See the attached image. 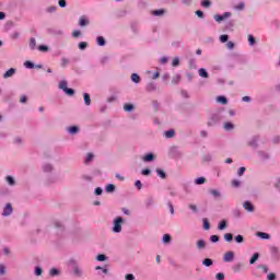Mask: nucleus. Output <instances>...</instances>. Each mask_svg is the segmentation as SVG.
<instances>
[{"label":"nucleus","mask_w":280,"mask_h":280,"mask_svg":"<svg viewBox=\"0 0 280 280\" xmlns=\"http://www.w3.org/2000/svg\"><path fill=\"white\" fill-rule=\"evenodd\" d=\"M230 16H232L231 12H224L222 15L215 14L214 15V21L217 23H222V21H226V19H230Z\"/></svg>","instance_id":"obj_2"},{"label":"nucleus","mask_w":280,"mask_h":280,"mask_svg":"<svg viewBox=\"0 0 280 280\" xmlns=\"http://www.w3.org/2000/svg\"><path fill=\"white\" fill-rule=\"evenodd\" d=\"M163 242L164 244H168V242H172V236L170 234H164Z\"/></svg>","instance_id":"obj_32"},{"label":"nucleus","mask_w":280,"mask_h":280,"mask_svg":"<svg viewBox=\"0 0 280 280\" xmlns=\"http://www.w3.org/2000/svg\"><path fill=\"white\" fill-rule=\"evenodd\" d=\"M83 100L86 106H91V95L89 93L83 94Z\"/></svg>","instance_id":"obj_11"},{"label":"nucleus","mask_w":280,"mask_h":280,"mask_svg":"<svg viewBox=\"0 0 280 280\" xmlns=\"http://www.w3.org/2000/svg\"><path fill=\"white\" fill-rule=\"evenodd\" d=\"M217 102H219V104H223V105L229 104V101L226 100L225 96H218Z\"/></svg>","instance_id":"obj_18"},{"label":"nucleus","mask_w":280,"mask_h":280,"mask_svg":"<svg viewBox=\"0 0 280 280\" xmlns=\"http://www.w3.org/2000/svg\"><path fill=\"white\" fill-rule=\"evenodd\" d=\"M257 237H260L261 240H270V234L266 232H257L256 233Z\"/></svg>","instance_id":"obj_5"},{"label":"nucleus","mask_w":280,"mask_h":280,"mask_svg":"<svg viewBox=\"0 0 280 280\" xmlns=\"http://www.w3.org/2000/svg\"><path fill=\"white\" fill-rule=\"evenodd\" d=\"M267 279H268V280H275V279H277V276H276L275 273H269V275L267 276Z\"/></svg>","instance_id":"obj_59"},{"label":"nucleus","mask_w":280,"mask_h":280,"mask_svg":"<svg viewBox=\"0 0 280 280\" xmlns=\"http://www.w3.org/2000/svg\"><path fill=\"white\" fill-rule=\"evenodd\" d=\"M151 14H152L153 16H163V14H165V10H163V9L153 10V11L151 12Z\"/></svg>","instance_id":"obj_7"},{"label":"nucleus","mask_w":280,"mask_h":280,"mask_svg":"<svg viewBox=\"0 0 280 280\" xmlns=\"http://www.w3.org/2000/svg\"><path fill=\"white\" fill-rule=\"evenodd\" d=\"M16 73V70L14 68H10L4 74L3 78H12Z\"/></svg>","instance_id":"obj_6"},{"label":"nucleus","mask_w":280,"mask_h":280,"mask_svg":"<svg viewBox=\"0 0 280 280\" xmlns=\"http://www.w3.org/2000/svg\"><path fill=\"white\" fill-rule=\"evenodd\" d=\"M235 259V253L233 252H226L224 255H223V261L225 262H231Z\"/></svg>","instance_id":"obj_3"},{"label":"nucleus","mask_w":280,"mask_h":280,"mask_svg":"<svg viewBox=\"0 0 280 280\" xmlns=\"http://www.w3.org/2000/svg\"><path fill=\"white\" fill-rule=\"evenodd\" d=\"M235 10H244V3L241 2L238 5L235 7Z\"/></svg>","instance_id":"obj_63"},{"label":"nucleus","mask_w":280,"mask_h":280,"mask_svg":"<svg viewBox=\"0 0 280 280\" xmlns=\"http://www.w3.org/2000/svg\"><path fill=\"white\" fill-rule=\"evenodd\" d=\"M56 275H59L58 269L56 268L50 269V277H56Z\"/></svg>","instance_id":"obj_48"},{"label":"nucleus","mask_w":280,"mask_h":280,"mask_svg":"<svg viewBox=\"0 0 280 280\" xmlns=\"http://www.w3.org/2000/svg\"><path fill=\"white\" fill-rule=\"evenodd\" d=\"M223 128L224 130H233V128H235V125H233V122H224Z\"/></svg>","instance_id":"obj_16"},{"label":"nucleus","mask_w":280,"mask_h":280,"mask_svg":"<svg viewBox=\"0 0 280 280\" xmlns=\"http://www.w3.org/2000/svg\"><path fill=\"white\" fill-rule=\"evenodd\" d=\"M199 75H200V78H209V73L207 72V70L205 68L199 69Z\"/></svg>","instance_id":"obj_17"},{"label":"nucleus","mask_w":280,"mask_h":280,"mask_svg":"<svg viewBox=\"0 0 280 280\" xmlns=\"http://www.w3.org/2000/svg\"><path fill=\"white\" fill-rule=\"evenodd\" d=\"M63 92H66L67 95H75V91L71 88L65 89Z\"/></svg>","instance_id":"obj_31"},{"label":"nucleus","mask_w":280,"mask_h":280,"mask_svg":"<svg viewBox=\"0 0 280 280\" xmlns=\"http://www.w3.org/2000/svg\"><path fill=\"white\" fill-rule=\"evenodd\" d=\"M202 264L209 268V266H213V260L211 258H206L202 260Z\"/></svg>","instance_id":"obj_19"},{"label":"nucleus","mask_w":280,"mask_h":280,"mask_svg":"<svg viewBox=\"0 0 280 280\" xmlns=\"http://www.w3.org/2000/svg\"><path fill=\"white\" fill-rule=\"evenodd\" d=\"M102 191H103V189H102L101 187H97V188L95 189V195H96V196H102Z\"/></svg>","instance_id":"obj_60"},{"label":"nucleus","mask_w":280,"mask_h":280,"mask_svg":"<svg viewBox=\"0 0 280 280\" xmlns=\"http://www.w3.org/2000/svg\"><path fill=\"white\" fill-rule=\"evenodd\" d=\"M105 191H107L108 194L115 191V185L108 184V185L105 187Z\"/></svg>","instance_id":"obj_22"},{"label":"nucleus","mask_w":280,"mask_h":280,"mask_svg":"<svg viewBox=\"0 0 280 280\" xmlns=\"http://www.w3.org/2000/svg\"><path fill=\"white\" fill-rule=\"evenodd\" d=\"M79 25H80L81 27H84V26L89 25V20H88L86 18H84V16H81V18L79 19Z\"/></svg>","instance_id":"obj_8"},{"label":"nucleus","mask_w":280,"mask_h":280,"mask_svg":"<svg viewBox=\"0 0 280 280\" xmlns=\"http://www.w3.org/2000/svg\"><path fill=\"white\" fill-rule=\"evenodd\" d=\"M259 270H262V272L267 273L268 272V267L266 265H259L258 266Z\"/></svg>","instance_id":"obj_45"},{"label":"nucleus","mask_w":280,"mask_h":280,"mask_svg":"<svg viewBox=\"0 0 280 280\" xmlns=\"http://www.w3.org/2000/svg\"><path fill=\"white\" fill-rule=\"evenodd\" d=\"M257 259H259V253H255L253 255V257L249 259V264L250 265L255 264V261H257Z\"/></svg>","instance_id":"obj_23"},{"label":"nucleus","mask_w":280,"mask_h":280,"mask_svg":"<svg viewBox=\"0 0 280 280\" xmlns=\"http://www.w3.org/2000/svg\"><path fill=\"white\" fill-rule=\"evenodd\" d=\"M135 185L138 189H142L143 187V184H141V180H136Z\"/></svg>","instance_id":"obj_56"},{"label":"nucleus","mask_w":280,"mask_h":280,"mask_svg":"<svg viewBox=\"0 0 280 280\" xmlns=\"http://www.w3.org/2000/svg\"><path fill=\"white\" fill-rule=\"evenodd\" d=\"M179 62H180V61L178 60V58H174L172 65H173L174 67H178Z\"/></svg>","instance_id":"obj_62"},{"label":"nucleus","mask_w":280,"mask_h":280,"mask_svg":"<svg viewBox=\"0 0 280 280\" xmlns=\"http://www.w3.org/2000/svg\"><path fill=\"white\" fill-rule=\"evenodd\" d=\"M124 110L126 113H130L131 110H135V105H132V104H125L124 105Z\"/></svg>","instance_id":"obj_15"},{"label":"nucleus","mask_w":280,"mask_h":280,"mask_svg":"<svg viewBox=\"0 0 280 280\" xmlns=\"http://www.w3.org/2000/svg\"><path fill=\"white\" fill-rule=\"evenodd\" d=\"M164 135H165L166 139H172V137H174V129L165 131Z\"/></svg>","instance_id":"obj_27"},{"label":"nucleus","mask_w":280,"mask_h":280,"mask_svg":"<svg viewBox=\"0 0 280 280\" xmlns=\"http://www.w3.org/2000/svg\"><path fill=\"white\" fill-rule=\"evenodd\" d=\"M11 214H12V205L7 203V206L4 207L2 215L8 217V215H11Z\"/></svg>","instance_id":"obj_4"},{"label":"nucleus","mask_w":280,"mask_h":280,"mask_svg":"<svg viewBox=\"0 0 280 280\" xmlns=\"http://www.w3.org/2000/svg\"><path fill=\"white\" fill-rule=\"evenodd\" d=\"M35 275H36L37 277H40V275H43V269H42L40 267H36V268H35Z\"/></svg>","instance_id":"obj_46"},{"label":"nucleus","mask_w":280,"mask_h":280,"mask_svg":"<svg viewBox=\"0 0 280 280\" xmlns=\"http://www.w3.org/2000/svg\"><path fill=\"white\" fill-rule=\"evenodd\" d=\"M56 10H57V8L52 5V7H48L46 9V12L52 13V12H56Z\"/></svg>","instance_id":"obj_55"},{"label":"nucleus","mask_w":280,"mask_h":280,"mask_svg":"<svg viewBox=\"0 0 280 280\" xmlns=\"http://www.w3.org/2000/svg\"><path fill=\"white\" fill-rule=\"evenodd\" d=\"M244 172H246V167L242 166V167L238 168V171H237V176H244Z\"/></svg>","instance_id":"obj_42"},{"label":"nucleus","mask_w":280,"mask_h":280,"mask_svg":"<svg viewBox=\"0 0 280 280\" xmlns=\"http://www.w3.org/2000/svg\"><path fill=\"white\" fill-rule=\"evenodd\" d=\"M156 174H158V176H160V178H166L165 171H163V170L158 168Z\"/></svg>","instance_id":"obj_28"},{"label":"nucleus","mask_w":280,"mask_h":280,"mask_svg":"<svg viewBox=\"0 0 280 280\" xmlns=\"http://www.w3.org/2000/svg\"><path fill=\"white\" fill-rule=\"evenodd\" d=\"M30 47L31 49H36V38L32 37L30 39Z\"/></svg>","instance_id":"obj_29"},{"label":"nucleus","mask_w":280,"mask_h":280,"mask_svg":"<svg viewBox=\"0 0 280 280\" xmlns=\"http://www.w3.org/2000/svg\"><path fill=\"white\" fill-rule=\"evenodd\" d=\"M201 5H202V8H211V1H209V0H203V1L201 2Z\"/></svg>","instance_id":"obj_35"},{"label":"nucleus","mask_w":280,"mask_h":280,"mask_svg":"<svg viewBox=\"0 0 280 280\" xmlns=\"http://www.w3.org/2000/svg\"><path fill=\"white\" fill-rule=\"evenodd\" d=\"M219 231H224L226 229V221L222 220L218 225Z\"/></svg>","instance_id":"obj_25"},{"label":"nucleus","mask_w":280,"mask_h":280,"mask_svg":"<svg viewBox=\"0 0 280 280\" xmlns=\"http://www.w3.org/2000/svg\"><path fill=\"white\" fill-rule=\"evenodd\" d=\"M203 229L206 231H209V229H211V224L209 223V220L203 219Z\"/></svg>","instance_id":"obj_30"},{"label":"nucleus","mask_w":280,"mask_h":280,"mask_svg":"<svg viewBox=\"0 0 280 280\" xmlns=\"http://www.w3.org/2000/svg\"><path fill=\"white\" fill-rule=\"evenodd\" d=\"M199 19H205V13L200 10L196 11L195 13Z\"/></svg>","instance_id":"obj_52"},{"label":"nucleus","mask_w":280,"mask_h":280,"mask_svg":"<svg viewBox=\"0 0 280 280\" xmlns=\"http://www.w3.org/2000/svg\"><path fill=\"white\" fill-rule=\"evenodd\" d=\"M24 66H25L27 69H34V65L32 63V61H25Z\"/></svg>","instance_id":"obj_51"},{"label":"nucleus","mask_w":280,"mask_h":280,"mask_svg":"<svg viewBox=\"0 0 280 280\" xmlns=\"http://www.w3.org/2000/svg\"><path fill=\"white\" fill-rule=\"evenodd\" d=\"M60 8H67V0H59Z\"/></svg>","instance_id":"obj_57"},{"label":"nucleus","mask_w":280,"mask_h":280,"mask_svg":"<svg viewBox=\"0 0 280 280\" xmlns=\"http://www.w3.org/2000/svg\"><path fill=\"white\" fill-rule=\"evenodd\" d=\"M224 240H225L226 242H233V234H231V233L224 234Z\"/></svg>","instance_id":"obj_34"},{"label":"nucleus","mask_w":280,"mask_h":280,"mask_svg":"<svg viewBox=\"0 0 280 280\" xmlns=\"http://www.w3.org/2000/svg\"><path fill=\"white\" fill-rule=\"evenodd\" d=\"M97 261H106V255H103V254H100L97 257H96Z\"/></svg>","instance_id":"obj_44"},{"label":"nucleus","mask_w":280,"mask_h":280,"mask_svg":"<svg viewBox=\"0 0 280 280\" xmlns=\"http://www.w3.org/2000/svg\"><path fill=\"white\" fill-rule=\"evenodd\" d=\"M92 159H94L93 153H88L86 159H85V163H91Z\"/></svg>","instance_id":"obj_43"},{"label":"nucleus","mask_w":280,"mask_h":280,"mask_svg":"<svg viewBox=\"0 0 280 280\" xmlns=\"http://www.w3.org/2000/svg\"><path fill=\"white\" fill-rule=\"evenodd\" d=\"M131 80H132L136 84H139V82H141V77H139V74H137V73H132V74H131Z\"/></svg>","instance_id":"obj_13"},{"label":"nucleus","mask_w":280,"mask_h":280,"mask_svg":"<svg viewBox=\"0 0 280 280\" xmlns=\"http://www.w3.org/2000/svg\"><path fill=\"white\" fill-rule=\"evenodd\" d=\"M226 40H229V35H221L220 36V42L221 43H226Z\"/></svg>","instance_id":"obj_50"},{"label":"nucleus","mask_w":280,"mask_h":280,"mask_svg":"<svg viewBox=\"0 0 280 280\" xmlns=\"http://www.w3.org/2000/svg\"><path fill=\"white\" fill-rule=\"evenodd\" d=\"M235 242H236L237 244H242V242H244V236H242V235L235 236Z\"/></svg>","instance_id":"obj_41"},{"label":"nucleus","mask_w":280,"mask_h":280,"mask_svg":"<svg viewBox=\"0 0 280 280\" xmlns=\"http://www.w3.org/2000/svg\"><path fill=\"white\" fill-rule=\"evenodd\" d=\"M44 170H45L46 172H51V165H50V164L45 165V166H44Z\"/></svg>","instance_id":"obj_64"},{"label":"nucleus","mask_w":280,"mask_h":280,"mask_svg":"<svg viewBox=\"0 0 280 280\" xmlns=\"http://www.w3.org/2000/svg\"><path fill=\"white\" fill-rule=\"evenodd\" d=\"M125 279H126V280H135V275H132V273H127V275L125 276Z\"/></svg>","instance_id":"obj_54"},{"label":"nucleus","mask_w":280,"mask_h":280,"mask_svg":"<svg viewBox=\"0 0 280 280\" xmlns=\"http://www.w3.org/2000/svg\"><path fill=\"white\" fill-rule=\"evenodd\" d=\"M196 185H205L207 183V178L205 177H198L196 180H195Z\"/></svg>","instance_id":"obj_20"},{"label":"nucleus","mask_w":280,"mask_h":280,"mask_svg":"<svg viewBox=\"0 0 280 280\" xmlns=\"http://www.w3.org/2000/svg\"><path fill=\"white\" fill-rule=\"evenodd\" d=\"M86 47H89V44L86 42L79 43V49L84 50Z\"/></svg>","instance_id":"obj_36"},{"label":"nucleus","mask_w":280,"mask_h":280,"mask_svg":"<svg viewBox=\"0 0 280 280\" xmlns=\"http://www.w3.org/2000/svg\"><path fill=\"white\" fill-rule=\"evenodd\" d=\"M232 187H240L242 185V182L240 179H233L231 182Z\"/></svg>","instance_id":"obj_33"},{"label":"nucleus","mask_w":280,"mask_h":280,"mask_svg":"<svg viewBox=\"0 0 280 280\" xmlns=\"http://www.w3.org/2000/svg\"><path fill=\"white\" fill-rule=\"evenodd\" d=\"M67 65H69V59L66 57L61 58V67H67Z\"/></svg>","instance_id":"obj_38"},{"label":"nucleus","mask_w":280,"mask_h":280,"mask_svg":"<svg viewBox=\"0 0 280 280\" xmlns=\"http://www.w3.org/2000/svg\"><path fill=\"white\" fill-rule=\"evenodd\" d=\"M246 211H248L249 213H253V211H255V206H253L250 201H246Z\"/></svg>","instance_id":"obj_14"},{"label":"nucleus","mask_w":280,"mask_h":280,"mask_svg":"<svg viewBox=\"0 0 280 280\" xmlns=\"http://www.w3.org/2000/svg\"><path fill=\"white\" fill-rule=\"evenodd\" d=\"M38 50L39 51H49V47H47L45 45H40V46H38Z\"/></svg>","instance_id":"obj_47"},{"label":"nucleus","mask_w":280,"mask_h":280,"mask_svg":"<svg viewBox=\"0 0 280 280\" xmlns=\"http://www.w3.org/2000/svg\"><path fill=\"white\" fill-rule=\"evenodd\" d=\"M59 89H61V91H65L67 89V81H60Z\"/></svg>","instance_id":"obj_37"},{"label":"nucleus","mask_w":280,"mask_h":280,"mask_svg":"<svg viewBox=\"0 0 280 280\" xmlns=\"http://www.w3.org/2000/svg\"><path fill=\"white\" fill-rule=\"evenodd\" d=\"M78 127L77 126H72L68 128V132H70V135H75L78 133Z\"/></svg>","instance_id":"obj_26"},{"label":"nucleus","mask_w":280,"mask_h":280,"mask_svg":"<svg viewBox=\"0 0 280 280\" xmlns=\"http://www.w3.org/2000/svg\"><path fill=\"white\" fill-rule=\"evenodd\" d=\"M210 242L215 244V242H220V237L218 235H212V236H210Z\"/></svg>","instance_id":"obj_40"},{"label":"nucleus","mask_w":280,"mask_h":280,"mask_svg":"<svg viewBox=\"0 0 280 280\" xmlns=\"http://www.w3.org/2000/svg\"><path fill=\"white\" fill-rule=\"evenodd\" d=\"M247 40H248V44L250 45V47H254V45L257 44V39H255V36H253V35H248Z\"/></svg>","instance_id":"obj_10"},{"label":"nucleus","mask_w":280,"mask_h":280,"mask_svg":"<svg viewBox=\"0 0 280 280\" xmlns=\"http://www.w3.org/2000/svg\"><path fill=\"white\" fill-rule=\"evenodd\" d=\"M122 222H124V218H121V217H117L114 220V228H113L114 233H121V223Z\"/></svg>","instance_id":"obj_1"},{"label":"nucleus","mask_w":280,"mask_h":280,"mask_svg":"<svg viewBox=\"0 0 280 280\" xmlns=\"http://www.w3.org/2000/svg\"><path fill=\"white\" fill-rule=\"evenodd\" d=\"M242 268H244V264H236L232 267L233 272H241Z\"/></svg>","instance_id":"obj_9"},{"label":"nucleus","mask_w":280,"mask_h":280,"mask_svg":"<svg viewBox=\"0 0 280 280\" xmlns=\"http://www.w3.org/2000/svg\"><path fill=\"white\" fill-rule=\"evenodd\" d=\"M96 43H97V45H98L100 47H104V45H106V39H104V37H102V36H98V37L96 38Z\"/></svg>","instance_id":"obj_12"},{"label":"nucleus","mask_w":280,"mask_h":280,"mask_svg":"<svg viewBox=\"0 0 280 280\" xmlns=\"http://www.w3.org/2000/svg\"><path fill=\"white\" fill-rule=\"evenodd\" d=\"M20 36H21V33H19V32H13V33L11 34L12 40H16V38H19Z\"/></svg>","instance_id":"obj_39"},{"label":"nucleus","mask_w":280,"mask_h":280,"mask_svg":"<svg viewBox=\"0 0 280 280\" xmlns=\"http://www.w3.org/2000/svg\"><path fill=\"white\" fill-rule=\"evenodd\" d=\"M272 255H279V249L277 247H271Z\"/></svg>","instance_id":"obj_61"},{"label":"nucleus","mask_w":280,"mask_h":280,"mask_svg":"<svg viewBox=\"0 0 280 280\" xmlns=\"http://www.w3.org/2000/svg\"><path fill=\"white\" fill-rule=\"evenodd\" d=\"M7 183H9V185H14V178L12 176H7Z\"/></svg>","instance_id":"obj_49"},{"label":"nucleus","mask_w":280,"mask_h":280,"mask_svg":"<svg viewBox=\"0 0 280 280\" xmlns=\"http://www.w3.org/2000/svg\"><path fill=\"white\" fill-rule=\"evenodd\" d=\"M226 47H228V49H234L235 48V44L233 42H228L226 43Z\"/></svg>","instance_id":"obj_53"},{"label":"nucleus","mask_w":280,"mask_h":280,"mask_svg":"<svg viewBox=\"0 0 280 280\" xmlns=\"http://www.w3.org/2000/svg\"><path fill=\"white\" fill-rule=\"evenodd\" d=\"M215 279L217 280H224V273H217Z\"/></svg>","instance_id":"obj_58"},{"label":"nucleus","mask_w":280,"mask_h":280,"mask_svg":"<svg viewBox=\"0 0 280 280\" xmlns=\"http://www.w3.org/2000/svg\"><path fill=\"white\" fill-rule=\"evenodd\" d=\"M207 246V243L202 240L197 241V248L202 249Z\"/></svg>","instance_id":"obj_21"},{"label":"nucleus","mask_w":280,"mask_h":280,"mask_svg":"<svg viewBox=\"0 0 280 280\" xmlns=\"http://www.w3.org/2000/svg\"><path fill=\"white\" fill-rule=\"evenodd\" d=\"M143 161H145V162L154 161V154L149 153V154L144 155Z\"/></svg>","instance_id":"obj_24"}]
</instances>
